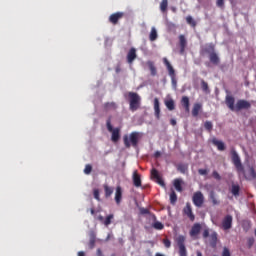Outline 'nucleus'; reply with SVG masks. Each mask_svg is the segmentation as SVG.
Masks as SVG:
<instances>
[{
    "instance_id": "obj_34",
    "label": "nucleus",
    "mask_w": 256,
    "mask_h": 256,
    "mask_svg": "<svg viewBox=\"0 0 256 256\" xmlns=\"http://www.w3.org/2000/svg\"><path fill=\"white\" fill-rule=\"evenodd\" d=\"M186 23L191 27H197V22H195V20L191 16L186 17Z\"/></svg>"
},
{
    "instance_id": "obj_4",
    "label": "nucleus",
    "mask_w": 256,
    "mask_h": 256,
    "mask_svg": "<svg viewBox=\"0 0 256 256\" xmlns=\"http://www.w3.org/2000/svg\"><path fill=\"white\" fill-rule=\"evenodd\" d=\"M139 139H141V134H139V132H131L130 135H124V146L126 149H130L131 147L137 149L139 145Z\"/></svg>"
},
{
    "instance_id": "obj_13",
    "label": "nucleus",
    "mask_w": 256,
    "mask_h": 256,
    "mask_svg": "<svg viewBox=\"0 0 256 256\" xmlns=\"http://www.w3.org/2000/svg\"><path fill=\"white\" fill-rule=\"evenodd\" d=\"M151 178L156 179V182L161 187H165V181H163V178H161V175H159V171L155 168L151 170Z\"/></svg>"
},
{
    "instance_id": "obj_1",
    "label": "nucleus",
    "mask_w": 256,
    "mask_h": 256,
    "mask_svg": "<svg viewBox=\"0 0 256 256\" xmlns=\"http://www.w3.org/2000/svg\"><path fill=\"white\" fill-rule=\"evenodd\" d=\"M230 155H231L232 163H233L237 173H243L246 181H255L256 180L255 166H248V171L245 172V167L243 166V163L241 162V157L239 156V154L237 153V150H235V148L231 149Z\"/></svg>"
},
{
    "instance_id": "obj_22",
    "label": "nucleus",
    "mask_w": 256,
    "mask_h": 256,
    "mask_svg": "<svg viewBox=\"0 0 256 256\" xmlns=\"http://www.w3.org/2000/svg\"><path fill=\"white\" fill-rule=\"evenodd\" d=\"M182 107L185 109L186 113H189L190 111V102H189V97L187 96H183L181 98V101H180Z\"/></svg>"
},
{
    "instance_id": "obj_25",
    "label": "nucleus",
    "mask_w": 256,
    "mask_h": 256,
    "mask_svg": "<svg viewBox=\"0 0 256 256\" xmlns=\"http://www.w3.org/2000/svg\"><path fill=\"white\" fill-rule=\"evenodd\" d=\"M105 111H115L117 109V103L107 102L104 104Z\"/></svg>"
},
{
    "instance_id": "obj_40",
    "label": "nucleus",
    "mask_w": 256,
    "mask_h": 256,
    "mask_svg": "<svg viewBox=\"0 0 256 256\" xmlns=\"http://www.w3.org/2000/svg\"><path fill=\"white\" fill-rule=\"evenodd\" d=\"M201 88L205 93H209V84L205 80H201Z\"/></svg>"
},
{
    "instance_id": "obj_2",
    "label": "nucleus",
    "mask_w": 256,
    "mask_h": 256,
    "mask_svg": "<svg viewBox=\"0 0 256 256\" xmlns=\"http://www.w3.org/2000/svg\"><path fill=\"white\" fill-rule=\"evenodd\" d=\"M225 103L230 111H241L243 109H251V102L240 99L235 106V98L233 96H226Z\"/></svg>"
},
{
    "instance_id": "obj_10",
    "label": "nucleus",
    "mask_w": 256,
    "mask_h": 256,
    "mask_svg": "<svg viewBox=\"0 0 256 256\" xmlns=\"http://www.w3.org/2000/svg\"><path fill=\"white\" fill-rule=\"evenodd\" d=\"M163 63L168 70L169 76L172 79V83L174 85H177V82L175 81V69L173 68V66L171 65V63L169 62V60L167 58H163Z\"/></svg>"
},
{
    "instance_id": "obj_6",
    "label": "nucleus",
    "mask_w": 256,
    "mask_h": 256,
    "mask_svg": "<svg viewBox=\"0 0 256 256\" xmlns=\"http://www.w3.org/2000/svg\"><path fill=\"white\" fill-rule=\"evenodd\" d=\"M106 127L109 133H112L111 141H113V143H117V141L121 139V129L113 128V125L111 124V116L106 121Z\"/></svg>"
},
{
    "instance_id": "obj_42",
    "label": "nucleus",
    "mask_w": 256,
    "mask_h": 256,
    "mask_svg": "<svg viewBox=\"0 0 256 256\" xmlns=\"http://www.w3.org/2000/svg\"><path fill=\"white\" fill-rule=\"evenodd\" d=\"M216 6L219 7V9H225V0H216Z\"/></svg>"
},
{
    "instance_id": "obj_39",
    "label": "nucleus",
    "mask_w": 256,
    "mask_h": 256,
    "mask_svg": "<svg viewBox=\"0 0 256 256\" xmlns=\"http://www.w3.org/2000/svg\"><path fill=\"white\" fill-rule=\"evenodd\" d=\"M153 228L156 229L157 231H161L165 228V226L163 225V223L157 221V222H154Z\"/></svg>"
},
{
    "instance_id": "obj_55",
    "label": "nucleus",
    "mask_w": 256,
    "mask_h": 256,
    "mask_svg": "<svg viewBox=\"0 0 256 256\" xmlns=\"http://www.w3.org/2000/svg\"><path fill=\"white\" fill-rule=\"evenodd\" d=\"M98 219H99L100 221H105V218H103L102 215L98 216Z\"/></svg>"
},
{
    "instance_id": "obj_18",
    "label": "nucleus",
    "mask_w": 256,
    "mask_h": 256,
    "mask_svg": "<svg viewBox=\"0 0 256 256\" xmlns=\"http://www.w3.org/2000/svg\"><path fill=\"white\" fill-rule=\"evenodd\" d=\"M132 181L134 187H141V175H139L137 170L133 172Z\"/></svg>"
},
{
    "instance_id": "obj_3",
    "label": "nucleus",
    "mask_w": 256,
    "mask_h": 256,
    "mask_svg": "<svg viewBox=\"0 0 256 256\" xmlns=\"http://www.w3.org/2000/svg\"><path fill=\"white\" fill-rule=\"evenodd\" d=\"M201 54L209 55L210 63H212L213 65H219V63L221 61L219 59V55H217V52H215V44H213V43L205 44L201 48Z\"/></svg>"
},
{
    "instance_id": "obj_46",
    "label": "nucleus",
    "mask_w": 256,
    "mask_h": 256,
    "mask_svg": "<svg viewBox=\"0 0 256 256\" xmlns=\"http://www.w3.org/2000/svg\"><path fill=\"white\" fill-rule=\"evenodd\" d=\"M222 256H231V252L228 250L227 247H224Z\"/></svg>"
},
{
    "instance_id": "obj_44",
    "label": "nucleus",
    "mask_w": 256,
    "mask_h": 256,
    "mask_svg": "<svg viewBox=\"0 0 256 256\" xmlns=\"http://www.w3.org/2000/svg\"><path fill=\"white\" fill-rule=\"evenodd\" d=\"M93 195L96 201H101V197L99 196V189H94Z\"/></svg>"
},
{
    "instance_id": "obj_8",
    "label": "nucleus",
    "mask_w": 256,
    "mask_h": 256,
    "mask_svg": "<svg viewBox=\"0 0 256 256\" xmlns=\"http://www.w3.org/2000/svg\"><path fill=\"white\" fill-rule=\"evenodd\" d=\"M192 202L195 207H203V204L205 203V196L203 195V192H195L192 196Z\"/></svg>"
},
{
    "instance_id": "obj_43",
    "label": "nucleus",
    "mask_w": 256,
    "mask_h": 256,
    "mask_svg": "<svg viewBox=\"0 0 256 256\" xmlns=\"http://www.w3.org/2000/svg\"><path fill=\"white\" fill-rule=\"evenodd\" d=\"M212 177H214V179H216V181H221V175H219V172H217L215 170L212 172Z\"/></svg>"
},
{
    "instance_id": "obj_5",
    "label": "nucleus",
    "mask_w": 256,
    "mask_h": 256,
    "mask_svg": "<svg viewBox=\"0 0 256 256\" xmlns=\"http://www.w3.org/2000/svg\"><path fill=\"white\" fill-rule=\"evenodd\" d=\"M129 110L135 113L141 107V96L137 92H128Z\"/></svg>"
},
{
    "instance_id": "obj_49",
    "label": "nucleus",
    "mask_w": 256,
    "mask_h": 256,
    "mask_svg": "<svg viewBox=\"0 0 256 256\" xmlns=\"http://www.w3.org/2000/svg\"><path fill=\"white\" fill-rule=\"evenodd\" d=\"M96 255H97V256H105V255L103 254V251L101 250V248H98V249L96 250Z\"/></svg>"
},
{
    "instance_id": "obj_24",
    "label": "nucleus",
    "mask_w": 256,
    "mask_h": 256,
    "mask_svg": "<svg viewBox=\"0 0 256 256\" xmlns=\"http://www.w3.org/2000/svg\"><path fill=\"white\" fill-rule=\"evenodd\" d=\"M201 109H203V105L201 103H195L192 109V115L194 117H198L199 111H201Z\"/></svg>"
},
{
    "instance_id": "obj_20",
    "label": "nucleus",
    "mask_w": 256,
    "mask_h": 256,
    "mask_svg": "<svg viewBox=\"0 0 256 256\" xmlns=\"http://www.w3.org/2000/svg\"><path fill=\"white\" fill-rule=\"evenodd\" d=\"M154 113L156 119H161V108L159 106V98L154 99Z\"/></svg>"
},
{
    "instance_id": "obj_11",
    "label": "nucleus",
    "mask_w": 256,
    "mask_h": 256,
    "mask_svg": "<svg viewBox=\"0 0 256 256\" xmlns=\"http://www.w3.org/2000/svg\"><path fill=\"white\" fill-rule=\"evenodd\" d=\"M123 17H125L124 12H116L109 16L108 21H109V23H112V25H117L119 23V21H121V19H123Z\"/></svg>"
},
{
    "instance_id": "obj_48",
    "label": "nucleus",
    "mask_w": 256,
    "mask_h": 256,
    "mask_svg": "<svg viewBox=\"0 0 256 256\" xmlns=\"http://www.w3.org/2000/svg\"><path fill=\"white\" fill-rule=\"evenodd\" d=\"M254 243H255V238H249V239H248V245H249V247H253Z\"/></svg>"
},
{
    "instance_id": "obj_45",
    "label": "nucleus",
    "mask_w": 256,
    "mask_h": 256,
    "mask_svg": "<svg viewBox=\"0 0 256 256\" xmlns=\"http://www.w3.org/2000/svg\"><path fill=\"white\" fill-rule=\"evenodd\" d=\"M163 244L166 247V249H169L171 247V240L166 238L163 240Z\"/></svg>"
},
{
    "instance_id": "obj_17",
    "label": "nucleus",
    "mask_w": 256,
    "mask_h": 256,
    "mask_svg": "<svg viewBox=\"0 0 256 256\" xmlns=\"http://www.w3.org/2000/svg\"><path fill=\"white\" fill-rule=\"evenodd\" d=\"M179 44H180V54L183 55L187 47V38H185V35L179 36Z\"/></svg>"
},
{
    "instance_id": "obj_35",
    "label": "nucleus",
    "mask_w": 256,
    "mask_h": 256,
    "mask_svg": "<svg viewBox=\"0 0 256 256\" xmlns=\"http://www.w3.org/2000/svg\"><path fill=\"white\" fill-rule=\"evenodd\" d=\"M89 249H95V233H92L90 235V240H89Z\"/></svg>"
},
{
    "instance_id": "obj_58",
    "label": "nucleus",
    "mask_w": 256,
    "mask_h": 256,
    "mask_svg": "<svg viewBox=\"0 0 256 256\" xmlns=\"http://www.w3.org/2000/svg\"><path fill=\"white\" fill-rule=\"evenodd\" d=\"M109 239H111V234H108V236L106 237V241H109Z\"/></svg>"
},
{
    "instance_id": "obj_37",
    "label": "nucleus",
    "mask_w": 256,
    "mask_h": 256,
    "mask_svg": "<svg viewBox=\"0 0 256 256\" xmlns=\"http://www.w3.org/2000/svg\"><path fill=\"white\" fill-rule=\"evenodd\" d=\"M170 203L171 205H175V203H177V193H175V191L170 193Z\"/></svg>"
},
{
    "instance_id": "obj_60",
    "label": "nucleus",
    "mask_w": 256,
    "mask_h": 256,
    "mask_svg": "<svg viewBox=\"0 0 256 256\" xmlns=\"http://www.w3.org/2000/svg\"><path fill=\"white\" fill-rule=\"evenodd\" d=\"M111 256H115V254H112Z\"/></svg>"
},
{
    "instance_id": "obj_51",
    "label": "nucleus",
    "mask_w": 256,
    "mask_h": 256,
    "mask_svg": "<svg viewBox=\"0 0 256 256\" xmlns=\"http://www.w3.org/2000/svg\"><path fill=\"white\" fill-rule=\"evenodd\" d=\"M154 157H155L156 159H159V157H161V153H160L159 151H156V152L154 153Z\"/></svg>"
},
{
    "instance_id": "obj_56",
    "label": "nucleus",
    "mask_w": 256,
    "mask_h": 256,
    "mask_svg": "<svg viewBox=\"0 0 256 256\" xmlns=\"http://www.w3.org/2000/svg\"><path fill=\"white\" fill-rule=\"evenodd\" d=\"M196 255H197V256H203V253H201V251H197V252H196Z\"/></svg>"
},
{
    "instance_id": "obj_53",
    "label": "nucleus",
    "mask_w": 256,
    "mask_h": 256,
    "mask_svg": "<svg viewBox=\"0 0 256 256\" xmlns=\"http://www.w3.org/2000/svg\"><path fill=\"white\" fill-rule=\"evenodd\" d=\"M115 71H116V73H121V66H117Z\"/></svg>"
},
{
    "instance_id": "obj_9",
    "label": "nucleus",
    "mask_w": 256,
    "mask_h": 256,
    "mask_svg": "<svg viewBox=\"0 0 256 256\" xmlns=\"http://www.w3.org/2000/svg\"><path fill=\"white\" fill-rule=\"evenodd\" d=\"M202 237L204 239H207V237H209L211 247H217V232L212 231L211 234H209V229H205L203 231Z\"/></svg>"
},
{
    "instance_id": "obj_15",
    "label": "nucleus",
    "mask_w": 256,
    "mask_h": 256,
    "mask_svg": "<svg viewBox=\"0 0 256 256\" xmlns=\"http://www.w3.org/2000/svg\"><path fill=\"white\" fill-rule=\"evenodd\" d=\"M126 58H127V63H129V65H133V61H135L137 59V49L131 48L128 51Z\"/></svg>"
},
{
    "instance_id": "obj_12",
    "label": "nucleus",
    "mask_w": 256,
    "mask_h": 256,
    "mask_svg": "<svg viewBox=\"0 0 256 256\" xmlns=\"http://www.w3.org/2000/svg\"><path fill=\"white\" fill-rule=\"evenodd\" d=\"M233 227V216L226 215L224 219L222 220V229L224 231H229Z\"/></svg>"
},
{
    "instance_id": "obj_28",
    "label": "nucleus",
    "mask_w": 256,
    "mask_h": 256,
    "mask_svg": "<svg viewBox=\"0 0 256 256\" xmlns=\"http://www.w3.org/2000/svg\"><path fill=\"white\" fill-rule=\"evenodd\" d=\"M239 191H241V187L237 184H233L231 188V193L234 197H239Z\"/></svg>"
},
{
    "instance_id": "obj_47",
    "label": "nucleus",
    "mask_w": 256,
    "mask_h": 256,
    "mask_svg": "<svg viewBox=\"0 0 256 256\" xmlns=\"http://www.w3.org/2000/svg\"><path fill=\"white\" fill-rule=\"evenodd\" d=\"M198 173H199V175H207V173H209V171L207 169H199Z\"/></svg>"
},
{
    "instance_id": "obj_19",
    "label": "nucleus",
    "mask_w": 256,
    "mask_h": 256,
    "mask_svg": "<svg viewBox=\"0 0 256 256\" xmlns=\"http://www.w3.org/2000/svg\"><path fill=\"white\" fill-rule=\"evenodd\" d=\"M201 233V224L195 223L190 230V237H197Z\"/></svg>"
},
{
    "instance_id": "obj_29",
    "label": "nucleus",
    "mask_w": 256,
    "mask_h": 256,
    "mask_svg": "<svg viewBox=\"0 0 256 256\" xmlns=\"http://www.w3.org/2000/svg\"><path fill=\"white\" fill-rule=\"evenodd\" d=\"M157 37H158L157 29H155V27H152L150 35H149V40L150 41H157Z\"/></svg>"
},
{
    "instance_id": "obj_59",
    "label": "nucleus",
    "mask_w": 256,
    "mask_h": 256,
    "mask_svg": "<svg viewBox=\"0 0 256 256\" xmlns=\"http://www.w3.org/2000/svg\"><path fill=\"white\" fill-rule=\"evenodd\" d=\"M155 256H165V255H163L161 253H156Z\"/></svg>"
},
{
    "instance_id": "obj_33",
    "label": "nucleus",
    "mask_w": 256,
    "mask_h": 256,
    "mask_svg": "<svg viewBox=\"0 0 256 256\" xmlns=\"http://www.w3.org/2000/svg\"><path fill=\"white\" fill-rule=\"evenodd\" d=\"M168 6H169V0H162L160 3V11H162V13H165V11H167Z\"/></svg>"
},
{
    "instance_id": "obj_32",
    "label": "nucleus",
    "mask_w": 256,
    "mask_h": 256,
    "mask_svg": "<svg viewBox=\"0 0 256 256\" xmlns=\"http://www.w3.org/2000/svg\"><path fill=\"white\" fill-rule=\"evenodd\" d=\"M113 219H115V215L109 214V215L105 218V220H104V222H103V224L105 225V227H109V225H111V221H113Z\"/></svg>"
},
{
    "instance_id": "obj_38",
    "label": "nucleus",
    "mask_w": 256,
    "mask_h": 256,
    "mask_svg": "<svg viewBox=\"0 0 256 256\" xmlns=\"http://www.w3.org/2000/svg\"><path fill=\"white\" fill-rule=\"evenodd\" d=\"M204 127L206 129V131H208L209 133H211V131H213V122L211 121H206L204 123Z\"/></svg>"
},
{
    "instance_id": "obj_26",
    "label": "nucleus",
    "mask_w": 256,
    "mask_h": 256,
    "mask_svg": "<svg viewBox=\"0 0 256 256\" xmlns=\"http://www.w3.org/2000/svg\"><path fill=\"white\" fill-rule=\"evenodd\" d=\"M209 199L212 201V205H219V203H221L219 199H217V194H215V191H210Z\"/></svg>"
},
{
    "instance_id": "obj_30",
    "label": "nucleus",
    "mask_w": 256,
    "mask_h": 256,
    "mask_svg": "<svg viewBox=\"0 0 256 256\" xmlns=\"http://www.w3.org/2000/svg\"><path fill=\"white\" fill-rule=\"evenodd\" d=\"M165 105L169 111L175 110V101L173 99L165 101Z\"/></svg>"
},
{
    "instance_id": "obj_36",
    "label": "nucleus",
    "mask_w": 256,
    "mask_h": 256,
    "mask_svg": "<svg viewBox=\"0 0 256 256\" xmlns=\"http://www.w3.org/2000/svg\"><path fill=\"white\" fill-rule=\"evenodd\" d=\"M178 171H180V173H187V170L189 169V166H187V164H179L178 165Z\"/></svg>"
},
{
    "instance_id": "obj_21",
    "label": "nucleus",
    "mask_w": 256,
    "mask_h": 256,
    "mask_svg": "<svg viewBox=\"0 0 256 256\" xmlns=\"http://www.w3.org/2000/svg\"><path fill=\"white\" fill-rule=\"evenodd\" d=\"M173 185L176 189V191H178V193H182L183 192V179L181 178H176L173 181Z\"/></svg>"
},
{
    "instance_id": "obj_14",
    "label": "nucleus",
    "mask_w": 256,
    "mask_h": 256,
    "mask_svg": "<svg viewBox=\"0 0 256 256\" xmlns=\"http://www.w3.org/2000/svg\"><path fill=\"white\" fill-rule=\"evenodd\" d=\"M183 213L190 219V221H195V214H193V208H191V203L187 202L183 209Z\"/></svg>"
},
{
    "instance_id": "obj_41",
    "label": "nucleus",
    "mask_w": 256,
    "mask_h": 256,
    "mask_svg": "<svg viewBox=\"0 0 256 256\" xmlns=\"http://www.w3.org/2000/svg\"><path fill=\"white\" fill-rule=\"evenodd\" d=\"M93 171V166L90 164H87L84 169L85 175H91V172Z\"/></svg>"
},
{
    "instance_id": "obj_50",
    "label": "nucleus",
    "mask_w": 256,
    "mask_h": 256,
    "mask_svg": "<svg viewBox=\"0 0 256 256\" xmlns=\"http://www.w3.org/2000/svg\"><path fill=\"white\" fill-rule=\"evenodd\" d=\"M142 215H149V210L146 208L141 209Z\"/></svg>"
},
{
    "instance_id": "obj_54",
    "label": "nucleus",
    "mask_w": 256,
    "mask_h": 256,
    "mask_svg": "<svg viewBox=\"0 0 256 256\" xmlns=\"http://www.w3.org/2000/svg\"><path fill=\"white\" fill-rule=\"evenodd\" d=\"M78 256H85V252L83 251L78 252Z\"/></svg>"
},
{
    "instance_id": "obj_31",
    "label": "nucleus",
    "mask_w": 256,
    "mask_h": 256,
    "mask_svg": "<svg viewBox=\"0 0 256 256\" xmlns=\"http://www.w3.org/2000/svg\"><path fill=\"white\" fill-rule=\"evenodd\" d=\"M104 191H105V197L109 198L111 195H113V188L109 185H104Z\"/></svg>"
},
{
    "instance_id": "obj_7",
    "label": "nucleus",
    "mask_w": 256,
    "mask_h": 256,
    "mask_svg": "<svg viewBox=\"0 0 256 256\" xmlns=\"http://www.w3.org/2000/svg\"><path fill=\"white\" fill-rule=\"evenodd\" d=\"M185 241L186 238L183 235H180L176 238L179 256H187V246H185Z\"/></svg>"
},
{
    "instance_id": "obj_27",
    "label": "nucleus",
    "mask_w": 256,
    "mask_h": 256,
    "mask_svg": "<svg viewBox=\"0 0 256 256\" xmlns=\"http://www.w3.org/2000/svg\"><path fill=\"white\" fill-rule=\"evenodd\" d=\"M147 65L149 67L152 77H155V75H157V67H155V63H153V61H148Z\"/></svg>"
},
{
    "instance_id": "obj_57",
    "label": "nucleus",
    "mask_w": 256,
    "mask_h": 256,
    "mask_svg": "<svg viewBox=\"0 0 256 256\" xmlns=\"http://www.w3.org/2000/svg\"><path fill=\"white\" fill-rule=\"evenodd\" d=\"M90 213H91V215H95V209L92 208V209L90 210Z\"/></svg>"
},
{
    "instance_id": "obj_52",
    "label": "nucleus",
    "mask_w": 256,
    "mask_h": 256,
    "mask_svg": "<svg viewBox=\"0 0 256 256\" xmlns=\"http://www.w3.org/2000/svg\"><path fill=\"white\" fill-rule=\"evenodd\" d=\"M170 124L173 125V127H175V125H177V120L171 119Z\"/></svg>"
},
{
    "instance_id": "obj_16",
    "label": "nucleus",
    "mask_w": 256,
    "mask_h": 256,
    "mask_svg": "<svg viewBox=\"0 0 256 256\" xmlns=\"http://www.w3.org/2000/svg\"><path fill=\"white\" fill-rule=\"evenodd\" d=\"M123 199V189L121 186L116 187V192H115V201L117 205H121V201Z\"/></svg>"
},
{
    "instance_id": "obj_23",
    "label": "nucleus",
    "mask_w": 256,
    "mask_h": 256,
    "mask_svg": "<svg viewBox=\"0 0 256 256\" xmlns=\"http://www.w3.org/2000/svg\"><path fill=\"white\" fill-rule=\"evenodd\" d=\"M212 143L217 147L218 151H225V143L223 141L213 138Z\"/></svg>"
}]
</instances>
